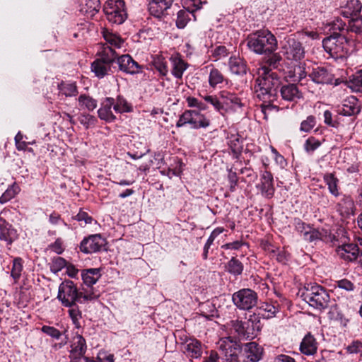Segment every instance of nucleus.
Instances as JSON below:
<instances>
[{
    "label": "nucleus",
    "instance_id": "37",
    "mask_svg": "<svg viewBox=\"0 0 362 362\" xmlns=\"http://www.w3.org/2000/svg\"><path fill=\"white\" fill-rule=\"evenodd\" d=\"M171 61L173 64L172 74L176 78H182L183 73L188 67V64L180 57L171 58Z\"/></svg>",
    "mask_w": 362,
    "mask_h": 362
},
{
    "label": "nucleus",
    "instance_id": "7",
    "mask_svg": "<svg viewBox=\"0 0 362 362\" xmlns=\"http://www.w3.org/2000/svg\"><path fill=\"white\" fill-rule=\"evenodd\" d=\"M221 358L227 362H238L242 346L231 337L221 338L217 343Z\"/></svg>",
    "mask_w": 362,
    "mask_h": 362
},
{
    "label": "nucleus",
    "instance_id": "32",
    "mask_svg": "<svg viewBox=\"0 0 362 362\" xmlns=\"http://www.w3.org/2000/svg\"><path fill=\"white\" fill-rule=\"evenodd\" d=\"M81 276L84 284L88 287H91L100 278V269L92 268L83 270L82 272Z\"/></svg>",
    "mask_w": 362,
    "mask_h": 362
},
{
    "label": "nucleus",
    "instance_id": "42",
    "mask_svg": "<svg viewBox=\"0 0 362 362\" xmlns=\"http://www.w3.org/2000/svg\"><path fill=\"white\" fill-rule=\"evenodd\" d=\"M59 95L65 97H72L78 93L77 86L75 83H67L62 81L58 85Z\"/></svg>",
    "mask_w": 362,
    "mask_h": 362
},
{
    "label": "nucleus",
    "instance_id": "62",
    "mask_svg": "<svg viewBox=\"0 0 362 362\" xmlns=\"http://www.w3.org/2000/svg\"><path fill=\"white\" fill-rule=\"evenodd\" d=\"M229 54V52L226 47L223 45H219L216 47L212 50L211 56L215 59V61L219 60L222 58L227 57Z\"/></svg>",
    "mask_w": 362,
    "mask_h": 362
},
{
    "label": "nucleus",
    "instance_id": "64",
    "mask_svg": "<svg viewBox=\"0 0 362 362\" xmlns=\"http://www.w3.org/2000/svg\"><path fill=\"white\" fill-rule=\"evenodd\" d=\"M324 122L332 127L337 128L339 125V122L336 119H333L332 113L329 110H325L323 114Z\"/></svg>",
    "mask_w": 362,
    "mask_h": 362
},
{
    "label": "nucleus",
    "instance_id": "27",
    "mask_svg": "<svg viewBox=\"0 0 362 362\" xmlns=\"http://www.w3.org/2000/svg\"><path fill=\"white\" fill-rule=\"evenodd\" d=\"M268 54L264 59V64L260 68H266L270 71H274V69L281 71L283 69V58L280 54L274 52Z\"/></svg>",
    "mask_w": 362,
    "mask_h": 362
},
{
    "label": "nucleus",
    "instance_id": "1",
    "mask_svg": "<svg viewBox=\"0 0 362 362\" xmlns=\"http://www.w3.org/2000/svg\"><path fill=\"white\" fill-rule=\"evenodd\" d=\"M258 75L254 86L257 97L262 101H275L277 88L281 83L280 76L276 72L270 71L266 68H259Z\"/></svg>",
    "mask_w": 362,
    "mask_h": 362
},
{
    "label": "nucleus",
    "instance_id": "11",
    "mask_svg": "<svg viewBox=\"0 0 362 362\" xmlns=\"http://www.w3.org/2000/svg\"><path fill=\"white\" fill-rule=\"evenodd\" d=\"M282 52L286 59L289 60L298 61L305 57V50L302 44L291 37L285 39Z\"/></svg>",
    "mask_w": 362,
    "mask_h": 362
},
{
    "label": "nucleus",
    "instance_id": "22",
    "mask_svg": "<svg viewBox=\"0 0 362 362\" xmlns=\"http://www.w3.org/2000/svg\"><path fill=\"white\" fill-rule=\"evenodd\" d=\"M336 252L341 259L352 262L358 257L359 249L357 245L354 243L342 244L337 247Z\"/></svg>",
    "mask_w": 362,
    "mask_h": 362
},
{
    "label": "nucleus",
    "instance_id": "54",
    "mask_svg": "<svg viewBox=\"0 0 362 362\" xmlns=\"http://www.w3.org/2000/svg\"><path fill=\"white\" fill-rule=\"evenodd\" d=\"M67 262L61 257H54L49 263L50 271L54 274H57L66 266Z\"/></svg>",
    "mask_w": 362,
    "mask_h": 362
},
{
    "label": "nucleus",
    "instance_id": "44",
    "mask_svg": "<svg viewBox=\"0 0 362 362\" xmlns=\"http://www.w3.org/2000/svg\"><path fill=\"white\" fill-rule=\"evenodd\" d=\"M347 86L354 92L362 90V69L349 77Z\"/></svg>",
    "mask_w": 362,
    "mask_h": 362
},
{
    "label": "nucleus",
    "instance_id": "51",
    "mask_svg": "<svg viewBox=\"0 0 362 362\" xmlns=\"http://www.w3.org/2000/svg\"><path fill=\"white\" fill-rule=\"evenodd\" d=\"M69 308V310H68V313L72 321V323L76 328H81V326L80 324V320L82 318V314L78 307L76 305V304H75V305Z\"/></svg>",
    "mask_w": 362,
    "mask_h": 362
},
{
    "label": "nucleus",
    "instance_id": "20",
    "mask_svg": "<svg viewBox=\"0 0 362 362\" xmlns=\"http://www.w3.org/2000/svg\"><path fill=\"white\" fill-rule=\"evenodd\" d=\"M115 103V99L111 97H107L103 100L100 104V107L98 110V117L105 121L106 122H113L116 119L112 108Z\"/></svg>",
    "mask_w": 362,
    "mask_h": 362
},
{
    "label": "nucleus",
    "instance_id": "21",
    "mask_svg": "<svg viewBox=\"0 0 362 362\" xmlns=\"http://www.w3.org/2000/svg\"><path fill=\"white\" fill-rule=\"evenodd\" d=\"M183 351L189 358H198L202 356L203 351L202 345L195 338L186 337L184 341Z\"/></svg>",
    "mask_w": 362,
    "mask_h": 362
},
{
    "label": "nucleus",
    "instance_id": "5",
    "mask_svg": "<svg viewBox=\"0 0 362 362\" xmlns=\"http://www.w3.org/2000/svg\"><path fill=\"white\" fill-rule=\"evenodd\" d=\"M103 11L107 20L112 24H122L127 18L124 0H107L103 6Z\"/></svg>",
    "mask_w": 362,
    "mask_h": 362
},
{
    "label": "nucleus",
    "instance_id": "53",
    "mask_svg": "<svg viewBox=\"0 0 362 362\" xmlns=\"http://www.w3.org/2000/svg\"><path fill=\"white\" fill-rule=\"evenodd\" d=\"M347 31L356 33H362V15L349 18Z\"/></svg>",
    "mask_w": 362,
    "mask_h": 362
},
{
    "label": "nucleus",
    "instance_id": "47",
    "mask_svg": "<svg viewBox=\"0 0 362 362\" xmlns=\"http://www.w3.org/2000/svg\"><path fill=\"white\" fill-rule=\"evenodd\" d=\"M113 109L117 113L130 112L132 111V105L121 95L117 96L116 100H115Z\"/></svg>",
    "mask_w": 362,
    "mask_h": 362
},
{
    "label": "nucleus",
    "instance_id": "33",
    "mask_svg": "<svg viewBox=\"0 0 362 362\" xmlns=\"http://www.w3.org/2000/svg\"><path fill=\"white\" fill-rule=\"evenodd\" d=\"M73 340L74 342L71 345V350L70 351V354L84 356L87 350L86 341L85 338L81 334H76Z\"/></svg>",
    "mask_w": 362,
    "mask_h": 362
},
{
    "label": "nucleus",
    "instance_id": "25",
    "mask_svg": "<svg viewBox=\"0 0 362 362\" xmlns=\"http://www.w3.org/2000/svg\"><path fill=\"white\" fill-rule=\"evenodd\" d=\"M79 11L87 17H93L100 8V0H79Z\"/></svg>",
    "mask_w": 362,
    "mask_h": 362
},
{
    "label": "nucleus",
    "instance_id": "56",
    "mask_svg": "<svg viewBox=\"0 0 362 362\" xmlns=\"http://www.w3.org/2000/svg\"><path fill=\"white\" fill-rule=\"evenodd\" d=\"M303 239L308 242H314L318 240L323 239V234L318 230L310 227L308 230L304 232Z\"/></svg>",
    "mask_w": 362,
    "mask_h": 362
},
{
    "label": "nucleus",
    "instance_id": "35",
    "mask_svg": "<svg viewBox=\"0 0 362 362\" xmlns=\"http://www.w3.org/2000/svg\"><path fill=\"white\" fill-rule=\"evenodd\" d=\"M225 270L230 274L237 276L243 274L244 266L236 257H232L225 265Z\"/></svg>",
    "mask_w": 362,
    "mask_h": 362
},
{
    "label": "nucleus",
    "instance_id": "61",
    "mask_svg": "<svg viewBox=\"0 0 362 362\" xmlns=\"http://www.w3.org/2000/svg\"><path fill=\"white\" fill-rule=\"evenodd\" d=\"M337 288L345 290L348 292H351L355 290L356 286L347 279H343L336 281L335 288Z\"/></svg>",
    "mask_w": 362,
    "mask_h": 362
},
{
    "label": "nucleus",
    "instance_id": "59",
    "mask_svg": "<svg viewBox=\"0 0 362 362\" xmlns=\"http://www.w3.org/2000/svg\"><path fill=\"white\" fill-rule=\"evenodd\" d=\"M41 330L43 333L47 334L54 339H59L62 334H65L66 331L62 333L59 329L54 327L44 325L42 327Z\"/></svg>",
    "mask_w": 362,
    "mask_h": 362
},
{
    "label": "nucleus",
    "instance_id": "55",
    "mask_svg": "<svg viewBox=\"0 0 362 362\" xmlns=\"http://www.w3.org/2000/svg\"><path fill=\"white\" fill-rule=\"evenodd\" d=\"M322 144V142L314 136L308 137L304 144V150L308 154H313Z\"/></svg>",
    "mask_w": 362,
    "mask_h": 362
},
{
    "label": "nucleus",
    "instance_id": "41",
    "mask_svg": "<svg viewBox=\"0 0 362 362\" xmlns=\"http://www.w3.org/2000/svg\"><path fill=\"white\" fill-rule=\"evenodd\" d=\"M274 102V101L269 100L262 101V103L259 105V107L256 110L257 115L262 116L264 119L267 120L271 112L273 110H279V107L273 105Z\"/></svg>",
    "mask_w": 362,
    "mask_h": 362
},
{
    "label": "nucleus",
    "instance_id": "31",
    "mask_svg": "<svg viewBox=\"0 0 362 362\" xmlns=\"http://www.w3.org/2000/svg\"><path fill=\"white\" fill-rule=\"evenodd\" d=\"M323 180L328 187L329 193L334 197H338L340 195L339 179L334 175V173H325L323 175Z\"/></svg>",
    "mask_w": 362,
    "mask_h": 362
},
{
    "label": "nucleus",
    "instance_id": "58",
    "mask_svg": "<svg viewBox=\"0 0 362 362\" xmlns=\"http://www.w3.org/2000/svg\"><path fill=\"white\" fill-rule=\"evenodd\" d=\"M316 125V118L313 115L308 116L306 119L302 121L300 130L303 132H309Z\"/></svg>",
    "mask_w": 362,
    "mask_h": 362
},
{
    "label": "nucleus",
    "instance_id": "45",
    "mask_svg": "<svg viewBox=\"0 0 362 362\" xmlns=\"http://www.w3.org/2000/svg\"><path fill=\"white\" fill-rule=\"evenodd\" d=\"M354 203L349 197H344L338 204V211L341 214L346 216L354 214Z\"/></svg>",
    "mask_w": 362,
    "mask_h": 362
},
{
    "label": "nucleus",
    "instance_id": "50",
    "mask_svg": "<svg viewBox=\"0 0 362 362\" xmlns=\"http://www.w3.org/2000/svg\"><path fill=\"white\" fill-rule=\"evenodd\" d=\"M20 192L19 187L14 183L10 186L0 197V203L5 204L13 199Z\"/></svg>",
    "mask_w": 362,
    "mask_h": 362
},
{
    "label": "nucleus",
    "instance_id": "38",
    "mask_svg": "<svg viewBox=\"0 0 362 362\" xmlns=\"http://www.w3.org/2000/svg\"><path fill=\"white\" fill-rule=\"evenodd\" d=\"M118 56L119 54L112 47L107 46L104 47L100 53L98 59L112 66L114 62H116Z\"/></svg>",
    "mask_w": 362,
    "mask_h": 362
},
{
    "label": "nucleus",
    "instance_id": "57",
    "mask_svg": "<svg viewBox=\"0 0 362 362\" xmlns=\"http://www.w3.org/2000/svg\"><path fill=\"white\" fill-rule=\"evenodd\" d=\"M23 270L22 259L21 257H16L13 261L12 269L11 272V276L17 280L21 275Z\"/></svg>",
    "mask_w": 362,
    "mask_h": 362
},
{
    "label": "nucleus",
    "instance_id": "40",
    "mask_svg": "<svg viewBox=\"0 0 362 362\" xmlns=\"http://www.w3.org/2000/svg\"><path fill=\"white\" fill-rule=\"evenodd\" d=\"M103 37L107 44L116 48L122 47L124 40L119 35L110 31L107 29H103L102 31Z\"/></svg>",
    "mask_w": 362,
    "mask_h": 362
},
{
    "label": "nucleus",
    "instance_id": "30",
    "mask_svg": "<svg viewBox=\"0 0 362 362\" xmlns=\"http://www.w3.org/2000/svg\"><path fill=\"white\" fill-rule=\"evenodd\" d=\"M307 73L305 68L300 65H295L285 73V78L286 81L291 82H300L305 78Z\"/></svg>",
    "mask_w": 362,
    "mask_h": 362
},
{
    "label": "nucleus",
    "instance_id": "43",
    "mask_svg": "<svg viewBox=\"0 0 362 362\" xmlns=\"http://www.w3.org/2000/svg\"><path fill=\"white\" fill-rule=\"evenodd\" d=\"M151 64L160 76H165L168 74V62L163 56L156 55L153 57Z\"/></svg>",
    "mask_w": 362,
    "mask_h": 362
},
{
    "label": "nucleus",
    "instance_id": "60",
    "mask_svg": "<svg viewBox=\"0 0 362 362\" xmlns=\"http://www.w3.org/2000/svg\"><path fill=\"white\" fill-rule=\"evenodd\" d=\"M78 121L83 126L88 129L90 127L94 126L95 124L97 119L95 117L89 114H81L78 117Z\"/></svg>",
    "mask_w": 362,
    "mask_h": 362
},
{
    "label": "nucleus",
    "instance_id": "39",
    "mask_svg": "<svg viewBox=\"0 0 362 362\" xmlns=\"http://www.w3.org/2000/svg\"><path fill=\"white\" fill-rule=\"evenodd\" d=\"M148 9L151 15L156 18H161L169 8L158 0H150Z\"/></svg>",
    "mask_w": 362,
    "mask_h": 362
},
{
    "label": "nucleus",
    "instance_id": "13",
    "mask_svg": "<svg viewBox=\"0 0 362 362\" xmlns=\"http://www.w3.org/2000/svg\"><path fill=\"white\" fill-rule=\"evenodd\" d=\"M241 354L243 362H258L262 358L263 348L255 341L248 342L242 346Z\"/></svg>",
    "mask_w": 362,
    "mask_h": 362
},
{
    "label": "nucleus",
    "instance_id": "52",
    "mask_svg": "<svg viewBox=\"0 0 362 362\" xmlns=\"http://www.w3.org/2000/svg\"><path fill=\"white\" fill-rule=\"evenodd\" d=\"M243 139L238 134L232 135L229 139V146L235 154H240L243 149Z\"/></svg>",
    "mask_w": 362,
    "mask_h": 362
},
{
    "label": "nucleus",
    "instance_id": "8",
    "mask_svg": "<svg viewBox=\"0 0 362 362\" xmlns=\"http://www.w3.org/2000/svg\"><path fill=\"white\" fill-rule=\"evenodd\" d=\"M258 295L252 289L241 288L232 295L233 304L240 310H250L257 304Z\"/></svg>",
    "mask_w": 362,
    "mask_h": 362
},
{
    "label": "nucleus",
    "instance_id": "46",
    "mask_svg": "<svg viewBox=\"0 0 362 362\" xmlns=\"http://www.w3.org/2000/svg\"><path fill=\"white\" fill-rule=\"evenodd\" d=\"M226 78L223 74L218 69L214 67H212L209 72V86L215 88L218 85L222 83Z\"/></svg>",
    "mask_w": 362,
    "mask_h": 362
},
{
    "label": "nucleus",
    "instance_id": "28",
    "mask_svg": "<svg viewBox=\"0 0 362 362\" xmlns=\"http://www.w3.org/2000/svg\"><path fill=\"white\" fill-rule=\"evenodd\" d=\"M317 343L315 337L310 334H307L300 344V351L305 355L310 356L316 353Z\"/></svg>",
    "mask_w": 362,
    "mask_h": 362
},
{
    "label": "nucleus",
    "instance_id": "24",
    "mask_svg": "<svg viewBox=\"0 0 362 362\" xmlns=\"http://www.w3.org/2000/svg\"><path fill=\"white\" fill-rule=\"evenodd\" d=\"M219 97L223 105V108H231L236 110L243 106L241 100L233 93L227 90H221L219 92Z\"/></svg>",
    "mask_w": 362,
    "mask_h": 362
},
{
    "label": "nucleus",
    "instance_id": "49",
    "mask_svg": "<svg viewBox=\"0 0 362 362\" xmlns=\"http://www.w3.org/2000/svg\"><path fill=\"white\" fill-rule=\"evenodd\" d=\"M204 100L211 104L214 108L218 112L222 113L223 111L226 110L223 108V103L219 97V93L217 95H209L204 97Z\"/></svg>",
    "mask_w": 362,
    "mask_h": 362
},
{
    "label": "nucleus",
    "instance_id": "19",
    "mask_svg": "<svg viewBox=\"0 0 362 362\" xmlns=\"http://www.w3.org/2000/svg\"><path fill=\"white\" fill-rule=\"evenodd\" d=\"M18 237L17 230L12 225L0 218V240L5 242L7 246H10L18 239Z\"/></svg>",
    "mask_w": 362,
    "mask_h": 362
},
{
    "label": "nucleus",
    "instance_id": "23",
    "mask_svg": "<svg viewBox=\"0 0 362 362\" xmlns=\"http://www.w3.org/2000/svg\"><path fill=\"white\" fill-rule=\"evenodd\" d=\"M280 93L283 100L289 102H296L302 98V93L298 86L293 83L284 85L280 89Z\"/></svg>",
    "mask_w": 362,
    "mask_h": 362
},
{
    "label": "nucleus",
    "instance_id": "12",
    "mask_svg": "<svg viewBox=\"0 0 362 362\" xmlns=\"http://www.w3.org/2000/svg\"><path fill=\"white\" fill-rule=\"evenodd\" d=\"M105 245V240L100 234L90 235L84 238L80 243V250L84 254L99 252Z\"/></svg>",
    "mask_w": 362,
    "mask_h": 362
},
{
    "label": "nucleus",
    "instance_id": "3",
    "mask_svg": "<svg viewBox=\"0 0 362 362\" xmlns=\"http://www.w3.org/2000/svg\"><path fill=\"white\" fill-rule=\"evenodd\" d=\"M300 296L310 306L320 311L327 309L330 302L328 291L317 284H309L305 286Z\"/></svg>",
    "mask_w": 362,
    "mask_h": 362
},
{
    "label": "nucleus",
    "instance_id": "48",
    "mask_svg": "<svg viewBox=\"0 0 362 362\" xmlns=\"http://www.w3.org/2000/svg\"><path fill=\"white\" fill-rule=\"evenodd\" d=\"M78 104L81 107H84L89 111H93L97 107V100L86 94L81 95L78 98Z\"/></svg>",
    "mask_w": 362,
    "mask_h": 362
},
{
    "label": "nucleus",
    "instance_id": "36",
    "mask_svg": "<svg viewBox=\"0 0 362 362\" xmlns=\"http://www.w3.org/2000/svg\"><path fill=\"white\" fill-rule=\"evenodd\" d=\"M91 71L95 74V76L102 78L111 71V65L96 59L91 64Z\"/></svg>",
    "mask_w": 362,
    "mask_h": 362
},
{
    "label": "nucleus",
    "instance_id": "2",
    "mask_svg": "<svg viewBox=\"0 0 362 362\" xmlns=\"http://www.w3.org/2000/svg\"><path fill=\"white\" fill-rule=\"evenodd\" d=\"M246 42L249 49L259 55L272 54L277 48L276 38L268 30H259L250 34Z\"/></svg>",
    "mask_w": 362,
    "mask_h": 362
},
{
    "label": "nucleus",
    "instance_id": "6",
    "mask_svg": "<svg viewBox=\"0 0 362 362\" xmlns=\"http://www.w3.org/2000/svg\"><path fill=\"white\" fill-rule=\"evenodd\" d=\"M80 291L71 280H65L60 284L57 298L64 307H72L80 303Z\"/></svg>",
    "mask_w": 362,
    "mask_h": 362
},
{
    "label": "nucleus",
    "instance_id": "9",
    "mask_svg": "<svg viewBox=\"0 0 362 362\" xmlns=\"http://www.w3.org/2000/svg\"><path fill=\"white\" fill-rule=\"evenodd\" d=\"M189 124L192 129L206 128L210 125V121L199 110H185L176 123L177 127Z\"/></svg>",
    "mask_w": 362,
    "mask_h": 362
},
{
    "label": "nucleus",
    "instance_id": "15",
    "mask_svg": "<svg viewBox=\"0 0 362 362\" xmlns=\"http://www.w3.org/2000/svg\"><path fill=\"white\" fill-rule=\"evenodd\" d=\"M257 187L264 197L267 199L272 198L275 192L274 178L272 173L267 170H261L260 182Z\"/></svg>",
    "mask_w": 362,
    "mask_h": 362
},
{
    "label": "nucleus",
    "instance_id": "34",
    "mask_svg": "<svg viewBox=\"0 0 362 362\" xmlns=\"http://www.w3.org/2000/svg\"><path fill=\"white\" fill-rule=\"evenodd\" d=\"M357 103L358 100L355 97L348 98L344 101L340 114L344 116H351L358 114L360 110Z\"/></svg>",
    "mask_w": 362,
    "mask_h": 362
},
{
    "label": "nucleus",
    "instance_id": "63",
    "mask_svg": "<svg viewBox=\"0 0 362 362\" xmlns=\"http://www.w3.org/2000/svg\"><path fill=\"white\" fill-rule=\"evenodd\" d=\"M80 303H85L86 301H91L98 298V295L95 294L93 291V288H90V290H83L80 292Z\"/></svg>",
    "mask_w": 362,
    "mask_h": 362
},
{
    "label": "nucleus",
    "instance_id": "14",
    "mask_svg": "<svg viewBox=\"0 0 362 362\" xmlns=\"http://www.w3.org/2000/svg\"><path fill=\"white\" fill-rule=\"evenodd\" d=\"M309 78L317 84H331L334 77L331 70L326 66L313 67L308 74Z\"/></svg>",
    "mask_w": 362,
    "mask_h": 362
},
{
    "label": "nucleus",
    "instance_id": "4",
    "mask_svg": "<svg viewBox=\"0 0 362 362\" xmlns=\"http://www.w3.org/2000/svg\"><path fill=\"white\" fill-rule=\"evenodd\" d=\"M325 51L334 59H345L349 53V41L341 34L334 33L333 35L322 40Z\"/></svg>",
    "mask_w": 362,
    "mask_h": 362
},
{
    "label": "nucleus",
    "instance_id": "16",
    "mask_svg": "<svg viewBox=\"0 0 362 362\" xmlns=\"http://www.w3.org/2000/svg\"><path fill=\"white\" fill-rule=\"evenodd\" d=\"M119 71L130 75L141 72V66L138 64L129 54L118 56L116 61Z\"/></svg>",
    "mask_w": 362,
    "mask_h": 362
},
{
    "label": "nucleus",
    "instance_id": "17",
    "mask_svg": "<svg viewBox=\"0 0 362 362\" xmlns=\"http://www.w3.org/2000/svg\"><path fill=\"white\" fill-rule=\"evenodd\" d=\"M187 1V0L183 1L184 9L180 10L177 13L175 23L176 26L180 29H182L187 25L191 19V16L194 17V20H196L194 12L200 8L194 2L193 3L194 8H192L190 6L188 5Z\"/></svg>",
    "mask_w": 362,
    "mask_h": 362
},
{
    "label": "nucleus",
    "instance_id": "18",
    "mask_svg": "<svg viewBox=\"0 0 362 362\" xmlns=\"http://www.w3.org/2000/svg\"><path fill=\"white\" fill-rule=\"evenodd\" d=\"M361 10L362 3L359 0H348L339 7L338 13L343 17L349 19L360 16Z\"/></svg>",
    "mask_w": 362,
    "mask_h": 362
},
{
    "label": "nucleus",
    "instance_id": "29",
    "mask_svg": "<svg viewBox=\"0 0 362 362\" xmlns=\"http://www.w3.org/2000/svg\"><path fill=\"white\" fill-rule=\"evenodd\" d=\"M259 315H261L263 318L269 319L276 316V314L279 311V305L277 302L269 303L263 302L258 307Z\"/></svg>",
    "mask_w": 362,
    "mask_h": 362
},
{
    "label": "nucleus",
    "instance_id": "10",
    "mask_svg": "<svg viewBox=\"0 0 362 362\" xmlns=\"http://www.w3.org/2000/svg\"><path fill=\"white\" fill-rule=\"evenodd\" d=\"M252 315H250L246 321L238 320L231 321L232 329L239 339H252L257 336V330L255 329L254 320L252 319Z\"/></svg>",
    "mask_w": 362,
    "mask_h": 362
},
{
    "label": "nucleus",
    "instance_id": "26",
    "mask_svg": "<svg viewBox=\"0 0 362 362\" xmlns=\"http://www.w3.org/2000/svg\"><path fill=\"white\" fill-rule=\"evenodd\" d=\"M228 66L233 74L243 76L247 73V62L240 57H230L228 60Z\"/></svg>",
    "mask_w": 362,
    "mask_h": 362
}]
</instances>
